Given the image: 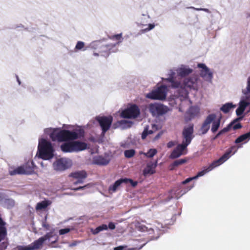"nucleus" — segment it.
<instances>
[{"label": "nucleus", "mask_w": 250, "mask_h": 250, "mask_svg": "<svg viewBox=\"0 0 250 250\" xmlns=\"http://www.w3.org/2000/svg\"><path fill=\"white\" fill-rule=\"evenodd\" d=\"M237 150L236 146H232L227 150L226 152L218 160L214 161L208 167L204 170L198 172L197 174L194 177V178L197 179L199 177L204 175L207 172L212 170L215 167L219 166L227 160H228L232 155L234 154Z\"/></svg>", "instance_id": "obj_2"}, {"label": "nucleus", "mask_w": 250, "mask_h": 250, "mask_svg": "<svg viewBox=\"0 0 250 250\" xmlns=\"http://www.w3.org/2000/svg\"><path fill=\"white\" fill-rule=\"evenodd\" d=\"M52 236H53V232L51 231L49 232H47L45 235H44L43 236L41 237L43 238L44 241H45L46 240H49Z\"/></svg>", "instance_id": "obj_38"}, {"label": "nucleus", "mask_w": 250, "mask_h": 250, "mask_svg": "<svg viewBox=\"0 0 250 250\" xmlns=\"http://www.w3.org/2000/svg\"><path fill=\"white\" fill-rule=\"evenodd\" d=\"M153 133L152 130H150V133H148V130L147 128H145L142 134V138L145 139L148 134H151Z\"/></svg>", "instance_id": "obj_36"}, {"label": "nucleus", "mask_w": 250, "mask_h": 250, "mask_svg": "<svg viewBox=\"0 0 250 250\" xmlns=\"http://www.w3.org/2000/svg\"><path fill=\"white\" fill-rule=\"evenodd\" d=\"M127 250H136V248H129Z\"/></svg>", "instance_id": "obj_54"}, {"label": "nucleus", "mask_w": 250, "mask_h": 250, "mask_svg": "<svg viewBox=\"0 0 250 250\" xmlns=\"http://www.w3.org/2000/svg\"><path fill=\"white\" fill-rule=\"evenodd\" d=\"M235 105H233L231 103H227L223 104L220 108V110L224 113H228L231 109L234 108Z\"/></svg>", "instance_id": "obj_27"}, {"label": "nucleus", "mask_w": 250, "mask_h": 250, "mask_svg": "<svg viewBox=\"0 0 250 250\" xmlns=\"http://www.w3.org/2000/svg\"><path fill=\"white\" fill-rule=\"evenodd\" d=\"M61 150L64 152H71L73 151V143H65L61 146Z\"/></svg>", "instance_id": "obj_23"}, {"label": "nucleus", "mask_w": 250, "mask_h": 250, "mask_svg": "<svg viewBox=\"0 0 250 250\" xmlns=\"http://www.w3.org/2000/svg\"><path fill=\"white\" fill-rule=\"evenodd\" d=\"M95 119L99 123L102 128V135L104 136L106 132L109 129L113 121V117L111 116H98L95 118Z\"/></svg>", "instance_id": "obj_10"}, {"label": "nucleus", "mask_w": 250, "mask_h": 250, "mask_svg": "<svg viewBox=\"0 0 250 250\" xmlns=\"http://www.w3.org/2000/svg\"><path fill=\"white\" fill-rule=\"evenodd\" d=\"M70 229L69 228H65V229H61L59 230V234L63 235V234H66L67 233H68L69 232H70Z\"/></svg>", "instance_id": "obj_39"}, {"label": "nucleus", "mask_w": 250, "mask_h": 250, "mask_svg": "<svg viewBox=\"0 0 250 250\" xmlns=\"http://www.w3.org/2000/svg\"><path fill=\"white\" fill-rule=\"evenodd\" d=\"M192 71V70L185 67H181L177 70V73L181 77H185L188 75Z\"/></svg>", "instance_id": "obj_24"}, {"label": "nucleus", "mask_w": 250, "mask_h": 250, "mask_svg": "<svg viewBox=\"0 0 250 250\" xmlns=\"http://www.w3.org/2000/svg\"><path fill=\"white\" fill-rule=\"evenodd\" d=\"M17 249L18 250H32L30 245L26 246H18Z\"/></svg>", "instance_id": "obj_37"}, {"label": "nucleus", "mask_w": 250, "mask_h": 250, "mask_svg": "<svg viewBox=\"0 0 250 250\" xmlns=\"http://www.w3.org/2000/svg\"><path fill=\"white\" fill-rule=\"evenodd\" d=\"M198 67L202 69L201 71L200 75L202 77H208L211 78L212 74L210 72L209 69L204 63H198Z\"/></svg>", "instance_id": "obj_19"}, {"label": "nucleus", "mask_w": 250, "mask_h": 250, "mask_svg": "<svg viewBox=\"0 0 250 250\" xmlns=\"http://www.w3.org/2000/svg\"><path fill=\"white\" fill-rule=\"evenodd\" d=\"M247 90L249 93L250 94V81L248 82V86H247Z\"/></svg>", "instance_id": "obj_52"}, {"label": "nucleus", "mask_w": 250, "mask_h": 250, "mask_svg": "<svg viewBox=\"0 0 250 250\" xmlns=\"http://www.w3.org/2000/svg\"><path fill=\"white\" fill-rule=\"evenodd\" d=\"M44 242V241L43 238L42 237H40L38 240L35 241L34 242L30 244L32 250H35L40 249L42 247Z\"/></svg>", "instance_id": "obj_22"}, {"label": "nucleus", "mask_w": 250, "mask_h": 250, "mask_svg": "<svg viewBox=\"0 0 250 250\" xmlns=\"http://www.w3.org/2000/svg\"><path fill=\"white\" fill-rule=\"evenodd\" d=\"M58 241V237H57L56 238V239H55V241L51 242V243L48 245V246H49V247H52H52H55L53 246V244H55V243H57Z\"/></svg>", "instance_id": "obj_48"}, {"label": "nucleus", "mask_w": 250, "mask_h": 250, "mask_svg": "<svg viewBox=\"0 0 250 250\" xmlns=\"http://www.w3.org/2000/svg\"><path fill=\"white\" fill-rule=\"evenodd\" d=\"M54 169L56 170L63 171L69 167L68 162L64 159L57 160L53 164Z\"/></svg>", "instance_id": "obj_15"}, {"label": "nucleus", "mask_w": 250, "mask_h": 250, "mask_svg": "<svg viewBox=\"0 0 250 250\" xmlns=\"http://www.w3.org/2000/svg\"><path fill=\"white\" fill-rule=\"evenodd\" d=\"M135 151L134 149H129L125 151V156L127 158H130L134 156Z\"/></svg>", "instance_id": "obj_34"}, {"label": "nucleus", "mask_w": 250, "mask_h": 250, "mask_svg": "<svg viewBox=\"0 0 250 250\" xmlns=\"http://www.w3.org/2000/svg\"><path fill=\"white\" fill-rule=\"evenodd\" d=\"M188 113L191 118H193L199 113V109L197 107L191 106L188 110Z\"/></svg>", "instance_id": "obj_31"}, {"label": "nucleus", "mask_w": 250, "mask_h": 250, "mask_svg": "<svg viewBox=\"0 0 250 250\" xmlns=\"http://www.w3.org/2000/svg\"><path fill=\"white\" fill-rule=\"evenodd\" d=\"M148 108L153 116H162L169 111V108L167 106L157 103L150 104Z\"/></svg>", "instance_id": "obj_8"}, {"label": "nucleus", "mask_w": 250, "mask_h": 250, "mask_svg": "<svg viewBox=\"0 0 250 250\" xmlns=\"http://www.w3.org/2000/svg\"><path fill=\"white\" fill-rule=\"evenodd\" d=\"M78 242L75 241L73 242H72V243H71L70 245H69V246L70 247H74V246H75L76 245H77V244H78Z\"/></svg>", "instance_id": "obj_49"}, {"label": "nucleus", "mask_w": 250, "mask_h": 250, "mask_svg": "<svg viewBox=\"0 0 250 250\" xmlns=\"http://www.w3.org/2000/svg\"><path fill=\"white\" fill-rule=\"evenodd\" d=\"M187 152V147L183 144H179L174 149L171 153L169 158L174 159L186 154Z\"/></svg>", "instance_id": "obj_14"}, {"label": "nucleus", "mask_w": 250, "mask_h": 250, "mask_svg": "<svg viewBox=\"0 0 250 250\" xmlns=\"http://www.w3.org/2000/svg\"><path fill=\"white\" fill-rule=\"evenodd\" d=\"M194 128L193 125L190 124L188 126L184 127L182 131V137L183 138L182 144L187 147L191 143L193 135Z\"/></svg>", "instance_id": "obj_11"}, {"label": "nucleus", "mask_w": 250, "mask_h": 250, "mask_svg": "<svg viewBox=\"0 0 250 250\" xmlns=\"http://www.w3.org/2000/svg\"><path fill=\"white\" fill-rule=\"evenodd\" d=\"M237 119L239 120V121H240V120H242V119H243V117H238L237 118Z\"/></svg>", "instance_id": "obj_53"}, {"label": "nucleus", "mask_w": 250, "mask_h": 250, "mask_svg": "<svg viewBox=\"0 0 250 250\" xmlns=\"http://www.w3.org/2000/svg\"><path fill=\"white\" fill-rule=\"evenodd\" d=\"M93 162L94 164L98 165L106 166L109 164V160L103 156H99L94 159Z\"/></svg>", "instance_id": "obj_21"}, {"label": "nucleus", "mask_w": 250, "mask_h": 250, "mask_svg": "<svg viewBox=\"0 0 250 250\" xmlns=\"http://www.w3.org/2000/svg\"><path fill=\"white\" fill-rule=\"evenodd\" d=\"M140 109L136 104L131 105L122 111L121 116L124 118L134 119L140 114Z\"/></svg>", "instance_id": "obj_13"}, {"label": "nucleus", "mask_w": 250, "mask_h": 250, "mask_svg": "<svg viewBox=\"0 0 250 250\" xmlns=\"http://www.w3.org/2000/svg\"><path fill=\"white\" fill-rule=\"evenodd\" d=\"M187 161L188 160L186 158L180 159L176 160L174 161V162L169 166V169L170 170H173L176 167H177L180 165H182L185 163H186Z\"/></svg>", "instance_id": "obj_25"}, {"label": "nucleus", "mask_w": 250, "mask_h": 250, "mask_svg": "<svg viewBox=\"0 0 250 250\" xmlns=\"http://www.w3.org/2000/svg\"><path fill=\"white\" fill-rule=\"evenodd\" d=\"M193 179H195V178H194V177H191V178H188L187 179H186L185 180H184V181H183L182 184L183 185H185V184L188 183V182L191 181Z\"/></svg>", "instance_id": "obj_42"}, {"label": "nucleus", "mask_w": 250, "mask_h": 250, "mask_svg": "<svg viewBox=\"0 0 250 250\" xmlns=\"http://www.w3.org/2000/svg\"><path fill=\"white\" fill-rule=\"evenodd\" d=\"M157 151L156 149H150L146 153L141 152L140 154H143L147 158H152L156 154Z\"/></svg>", "instance_id": "obj_29"}, {"label": "nucleus", "mask_w": 250, "mask_h": 250, "mask_svg": "<svg viewBox=\"0 0 250 250\" xmlns=\"http://www.w3.org/2000/svg\"><path fill=\"white\" fill-rule=\"evenodd\" d=\"M36 167V166L32 161H28L22 166L9 170V173L12 176L15 175H30L34 173Z\"/></svg>", "instance_id": "obj_5"}, {"label": "nucleus", "mask_w": 250, "mask_h": 250, "mask_svg": "<svg viewBox=\"0 0 250 250\" xmlns=\"http://www.w3.org/2000/svg\"><path fill=\"white\" fill-rule=\"evenodd\" d=\"M5 225L6 223L3 221L2 219L0 216V227H5Z\"/></svg>", "instance_id": "obj_47"}, {"label": "nucleus", "mask_w": 250, "mask_h": 250, "mask_svg": "<svg viewBox=\"0 0 250 250\" xmlns=\"http://www.w3.org/2000/svg\"><path fill=\"white\" fill-rule=\"evenodd\" d=\"M249 139H250V131L238 137L235 140V143L239 144Z\"/></svg>", "instance_id": "obj_28"}, {"label": "nucleus", "mask_w": 250, "mask_h": 250, "mask_svg": "<svg viewBox=\"0 0 250 250\" xmlns=\"http://www.w3.org/2000/svg\"><path fill=\"white\" fill-rule=\"evenodd\" d=\"M167 87L166 85H161L158 87L157 89L148 93L146 97L152 100H165L167 96Z\"/></svg>", "instance_id": "obj_7"}, {"label": "nucleus", "mask_w": 250, "mask_h": 250, "mask_svg": "<svg viewBox=\"0 0 250 250\" xmlns=\"http://www.w3.org/2000/svg\"><path fill=\"white\" fill-rule=\"evenodd\" d=\"M239 121V120L237 119V118L236 119H235V120H234L232 122H231L230 124H231V126L234 124L235 123L238 122Z\"/></svg>", "instance_id": "obj_51"}, {"label": "nucleus", "mask_w": 250, "mask_h": 250, "mask_svg": "<svg viewBox=\"0 0 250 250\" xmlns=\"http://www.w3.org/2000/svg\"><path fill=\"white\" fill-rule=\"evenodd\" d=\"M167 81L170 83L171 87L173 88H181L185 89L186 88H191L194 84V81L192 78H186L184 79L183 83L175 80L173 77H170L167 79Z\"/></svg>", "instance_id": "obj_9"}, {"label": "nucleus", "mask_w": 250, "mask_h": 250, "mask_svg": "<svg viewBox=\"0 0 250 250\" xmlns=\"http://www.w3.org/2000/svg\"><path fill=\"white\" fill-rule=\"evenodd\" d=\"M39 156L44 160H48L53 157L54 149L50 142L42 139L38 146Z\"/></svg>", "instance_id": "obj_4"}, {"label": "nucleus", "mask_w": 250, "mask_h": 250, "mask_svg": "<svg viewBox=\"0 0 250 250\" xmlns=\"http://www.w3.org/2000/svg\"><path fill=\"white\" fill-rule=\"evenodd\" d=\"M87 175V174L85 171L81 170L71 173L69 176L77 179V181L74 183L75 184H77L82 183L83 179L86 178Z\"/></svg>", "instance_id": "obj_16"}, {"label": "nucleus", "mask_w": 250, "mask_h": 250, "mask_svg": "<svg viewBox=\"0 0 250 250\" xmlns=\"http://www.w3.org/2000/svg\"><path fill=\"white\" fill-rule=\"evenodd\" d=\"M157 166V161L155 162H150L148 163L146 167L143 170V174L145 176L148 175H152L156 172L155 168Z\"/></svg>", "instance_id": "obj_17"}, {"label": "nucleus", "mask_w": 250, "mask_h": 250, "mask_svg": "<svg viewBox=\"0 0 250 250\" xmlns=\"http://www.w3.org/2000/svg\"><path fill=\"white\" fill-rule=\"evenodd\" d=\"M51 204V202L48 200H44L38 203L36 207L37 210H42L46 208Z\"/></svg>", "instance_id": "obj_26"}, {"label": "nucleus", "mask_w": 250, "mask_h": 250, "mask_svg": "<svg viewBox=\"0 0 250 250\" xmlns=\"http://www.w3.org/2000/svg\"><path fill=\"white\" fill-rule=\"evenodd\" d=\"M85 187H86V186H83V187L80 186L79 187H78L77 188H74V190H79L83 189Z\"/></svg>", "instance_id": "obj_50"}, {"label": "nucleus", "mask_w": 250, "mask_h": 250, "mask_svg": "<svg viewBox=\"0 0 250 250\" xmlns=\"http://www.w3.org/2000/svg\"><path fill=\"white\" fill-rule=\"evenodd\" d=\"M231 127H232L233 130H237L241 128L242 127V125L240 123H238L233 124Z\"/></svg>", "instance_id": "obj_40"}, {"label": "nucleus", "mask_w": 250, "mask_h": 250, "mask_svg": "<svg viewBox=\"0 0 250 250\" xmlns=\"http://www.w3.org/2000/svg\"><path fill=\"white\" fill-rule=\"evenodd\" d=\"M130 183L132 187H135L137 184V181H134L133 180L125 178H121L116 181L113 185H111L108 188V191L110 193L115 192L122 184Z\"/></svg>", "instance_id": "obj_12"}, {"label": "nucleus", "mask_w": 250, "mask_h": 250, "mask_svg": "<svg viewBox=\"0 0 250 250\" xmlns=\"http://www.w3.org/2000/svg\"><path fill=\"white\" fill-rule=\"evenodd\" d=\"M250 105V102H247L244 101H241L239 104V106L236 110V114L237 116L241 115L244 112L246 108Z\"/></svg>", "instance_id": "obj_20"}, {"label": "nucleus", "mask_w": 250, "mask_h": 250, "mask_svg": "<svg viewBox=\"0 0 250 250\" xmlns=\"http://www.w3.org/2000/svg\"><path fill=\"white\" fill-rule=\"evenodd\" d=\"M127 247L126 246H119L114 248V250H124Z\"/></svg>", "instance_id": "obj_44"}, {"label": "nucleus", "mask_w": 250, "mask_h": 250, "mask_svg": "<svg viewBox=\"0 0 250 250\" xmlns=\"http://www.w3.org/2000/svg\"><path fill=\"white\" fill-rule=\"evenodd\" d=\"M108 38L113 41H117V42L115 44H108L103 45L101 47V50L99 51V53L102 56H108L111 52V50L115 47L116 45L119 44L123 40L122 33L109 36Z\"/></svg>", "instance_id": "obj_6"}, {"label": "nucleus", "mask_w": 250, "mask_h": 250, "mask_svg": "<svg viewBox=\"0 0 250 250\" xmlns=\"http://www.w3.org/2000/svg\"><path fill=\"white\" fill-rule=\"evenodd\" d=\"M73 143V151H80L87 148V145L84 142L74 141Z\"/></svg>", "instance_id": "obj_18"}, {"label": "nucleus", "mask_w": 250, "mask_h": 250, "mask_svg": "<svg viewBox=\"0 0 250 250\" xmlns=\"http://www.w3.org/2000/svg\"><path fill=\"white\" fill-rule=\"evenodd\" d=\"M107 227L110 229H115V225L113 222H109Z\"/></svg>", "instance_id": "obj_43"}, {"label": "nucleus", "mask_w": 250, "mask_h": 250, "mask_svg": "<svg viewBox=\"0 0 250 250\" xmlns=\"http://www.w3.org/2000/svg\"><path fill=\"white\" fill-rule=\"evenodd\" d=\"M42 227L45 229L46 230H49L50 228V226L49 224L46 223H43L42 224Z\"/></svg>", "instance_id": "obj_46"}, {"label": "nucleus", "mask_w": 250, "mask_h": 250, "mask_svg": "<svg viewBox=\"0 0 250 250\" xmlns=\"http://www.w3.org/2000/svg\"><path fill=\"white\" fill-rule=\"evenodd\" d=\"M107 229L108 227L106 224H102V225L98 226L95 229H94L92 231V233L93 234H97L100 231L107 230Z\"/></svg>", "instance_id": "obj_30"}, {"label": "nucleus", "mask_w": 250, "mask_h": 250, "mask_svg": "<svg viewBox=\"0 0 250 250\" xmlns=\"http://www.w3.org/2000/svg\"><path fill=\"white\" fill-rule=\"evenodd\" d=\"M216 116L215 114H209L205 120L203 122L201 127V130L202 134H204L207 133L210 128V124L212 123V126L211 130L213 133H214L218 129L221 123V118L215 120Z\"/></svg>", "instance_id": "obj_3"}, {"label": "nucleus", "mask_w": 250, "mask_h": 250, "mask_svg": "<svg viewBox=\"0 0 250 250\" xmlns=\"http://www.w3.org/2000/svg\"><path fill=\"white\" fill-rule=\"evenodd\" d=\"M94 55L96 56H99V54L96 53H94Z\"/></svg>", "instance_id": "obj_55"}, {"label": "nucleus", "mask_w": 250, "mask_h": 250, "mask_svg": "<svg viewBox=\"0 0 250 250\" xmlns=\"http://www.w3.org/2000/svg\"><path fill=\"white\" fill-rule=\"evenodd\" d=\"M84 43L82 41H78L76 45L75 49L80 50L82 49L84 46Z\"/></svg>", "instance_id": "obj_35"}, {"label": "nucleus", "mask_w": 250, "mask_h": 250, "mask_svg": "<svg viewBox=\"0 0 250 250\" xmlns=\"http://www.w3.org/2000/svg\"><path fill=\"white\" fill-rule=\"evenodd\" d=\"M84 131L83 129H79L71 131L66 129L54 128L50 134V138L53 141L59 142L74 140L84 136Z\"/></svg>", "instance_id": "obj_1"}, {"label": "nucleus", "mask_w": 250, "mask_h": 250, "mask_svg": "<svg viewBox=\"0 0 250 250\" xmlns=\"http://www.w3.org/2000/svg\"><path fill=\"white\" fill-rule=\"evenodd\" d=\"M231 124H229L227 127L224 128L223 129L219 131L215 137V139L217 138L222 134L229 131L231 127Z\"/></svg>", "instance_id": "obj_32"}, {"label": "nucleus", "mask_w": 250, "mask_h": 250, "mask_svg": "<svg viewBox=\"0 0 250 250\" xmlns=\"http://www.w3.org/2000/svg\"><path fill=\"white\" fill-rule=\"evenodd\" d=\"M7 235V229L6 227H0V242L4 240Z\"/></svg>", "instance_id": "obj_33"}, {"label": "nucleus", "mask_w": 250, "mask_h": 250, "mask_svg": "<svg viewBox=\"0 0 250 250\" xmlns=\"http://www.w3.org/2000/svg\"><path fill=\"white\" fill-rule=\"evenodd\" d=\"M175 145H176V142H175L172 141H169L167 144V147L169 148H171V147H173Z\"/></svg>", "instance_id": "obj_41"}, {"label": "nucleus", "mask_w": 250, "mask_h": 250, "mask_svg": "<svg viewBox=\"0 0 250 250\" xmlns=\"http://www.w3.org/2000/svg\"><path fill=\"white\" fill-rule=\"evenodd\" d=\"M155 25L154 24H149L148 27L144 29L145 31H148L152 29L154 27Z\"/></svg>", "instance_id": "obj_45"}]
</instances>
